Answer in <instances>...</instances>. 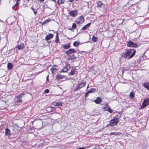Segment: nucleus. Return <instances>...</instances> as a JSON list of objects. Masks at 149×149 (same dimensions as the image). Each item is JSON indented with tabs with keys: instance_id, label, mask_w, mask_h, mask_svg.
I'll return each instance as SVG.
<instances>
[{
	"instance_id": "nucleus-49",
	"label": "nucleus",
	"mask_w": 149,
	"mask_h": 149,
	"mask_svg": "<svg viewBox=\"0 0 149 149\" xmlns=\"http://www.w3.org/2000/svg\"><path fill=\"white\" fill-rule=\"evenodd\" d=\"M88 87H89V85H88V86H87L86 88L88 89Z\"/></svg>"
},
{
	"instance_id": "nucleus-46",
	"label": "nucleus",
	"mask_w": 149,
	"mask_h": 149,
	"mask_svg": "<svg viewBox=\"0 0 149 149\" xmlns=\"http://www.w3.org/2000/svg\"><path fill=\"white\" fill-rule=\"evenodd\" d=\"M70 56H69V57L68 58V60H70Z\"/></svg>"
},
{
	"instance_id": "nucleus-43",
	"label": "nucleus",
	"mask_w": 149,
	"mask_h": 149,
	"mask_svg": "<svg viewBox=\"0 0 149 149\" xmlns=\"http://www.w3.org/2000/svg\"><path fill=\"white\" fill-rule=\"evenodd\" d=\"M33 13L35 15H36L37 14V11H33Z\"/></svg>"
},
{
	"instance_id": "nucleus-31",
	"label": "nucleus",
	"mask_w": 149,
	"mask_h": 149,
	"mask_svg": "<svg viewBox=\"0 0 149 149\" xmlns=\"http://www.w3.org/2000/svg\"><path fill=\"white\" fill-rule=\"evenodd\" d=\"M70 56L71 58L70 60H72L76 59L77 58V57L74 54Z\"/></svg>"
},
{
	"instance_id": "nucleus-10",
	"label": "nucleus",
	"mask_w": 149,
	"mask_h": 149,
	"mask_svg": "<svg viewBox=\"0 0 149 149\" xmlns=\"http://www.w3.org/2000/svg\"><path fill=\"white\" fill-rule=\"evenodd\" d=\"M54 36V35L52 34L49 33L48 35L46 36L45 38V40L47 41L48 40H50L51 39L53 38Z\"/></svg>"
},
{
	"instance_id": "nucleus-47",
	"label": "nucleus",
	"mask_w": 149,
	"mask_h": 149,
	"mask_svg": "<svg viewBox=\"0 0 149 149\" xmlns=\"http://www.w3.org/2000/svg\"><path fill=\"white\" fill-rule=\"evenodd\" d=\"M3 102L4 103H6L7 101H6V100H3Z\"/></svg>"
},
{
	"instance_id": "nucleus-53",
	"label": "nucleus",
	"mask_w": 149,
	"mask_h": 149,
	"mask_svg": "<svg viewBox=\"0 0 149 149\" xmlns=\"http://www.w3.org/2000/svg\"><path fill=\"white\" fill-rule=\"evenodd\" d=\"M70 30H72V28H70Z\"/></svg>"
},
{
	"instance_id": "nucleus-5",
	"label": "nucleus",
	"mask_w": 149,
	"mask_h": 149,
	"mask_svg": "<svg viewBox=\"0 0 149 149\" xmlns=\"http://www.w3.org/2000/svg\"><path fill=\"white\" fill-rule=\"evenodd\" d=\"M149 105V98H147L145 99L143 101L142 103L143 107L141 108L142 109L146 107V106Z\"/></svg>"
},
{
	"instance_id": "nucleus-37",
	"label": "nucleus",
	"mask_w": 149,
	"mask_h": 149,
	"mask_svg": "<svg viewBox=\"0 0 149 149\" xmlns=\"http://www.w3.org/2000/svg\"><path fill=\"white\" fill-rule=\"evenodd\" d=\"M89 94V93H88V92H87L86 93H85V94L84 96L85 97H87L88 96V94Z\"/></svg>"
},
{
	"instance_id": "nucleus-54",
	"label": "nucleus",
	"mask_w": 149,
	"mask_h": 149,
	"mask_svg": "<svg viewBox=\"0 0 149 149\" xmlns=\"http://www.w3.org/2000/svg\"><path fill=\"white\" fill-rule=\"evenodd\" d=\"M78 0H76V1H78Z\"/></svg>"
},
{
	"instance_id": "nucleus-27",
	"label": "nucleus",
	"mask_w": 149,
	"mask_h": 149,
	"mask_svg": "<svg viewBox=\"0 0 149 149\" xmlns=\"http://www.w3.org/2000/svg\"><path fill=\"white\" fill-rule=\"evenodd\" d=\"M70 65L69 63H66L64 68L66 69L69 70L70 68Z\"/></svg>"
},
{
	"instance_id": "nucleus-19",
	"label": "nucleus",
	"mask_w": 149,
	"mask_h": 149,
	"mask_svg": "<svg viewBox=\"0 0 149 149\" xmlns=\"http://www.w3.org/2000/svg\"><path fill=\"white\" fill-rule=\"evenodd\" d=\"M54 106L58 107L59 106H61L63 105V102H56L54 103Z\"/></svg>"
},
{
	"instance_id": "nucleus-18",
	"label": "nucleus",
	"mask_w": 149,
	"mask_h": 149,
	"mask_svg": "<svg viewBox=\"0 0 149 149\" xmlns=\"http://www.w3.org/2000/svg\"><path fill=\"white\" fill-rule=\"evenodd\" d=\"M56 33V36L55 38V42L56 43H57L58 41L59 40V39L58 38V33L57 32H54V33Z\"/></svg>"
},
{
	"instance_id": "nucleus-16",
	"label": "nucleus",
	"mask_w": 149,
	"mask_h": 149,
	"mask_svg": "<svg viewBox=\"0 0 149 149\" xmlns=\"http://www.w3.org/2000/svg\"><path fill=\"white\" fill-rule=\"evenodd\" d=\"M91 24V23H90L87 24L86 25H85L84 27H83L82 29L81 30H86L87 28H88Z\"/></svg>"
},
{
	"instance_id": "nucleus-4",
	"label": "nucleus",
	"mask_w": 149,
	"mask_h": 149,
	"mask_svg": "<svg viewBox=\"0 0 149 149\" xmlns=\"http://www.w3.org/2000/svg\"><path fill=\"white\" fill-rule=\"evenodd\" d=\"M127 46L129 47L135 48L138 46V44L130 41H127Z\"/></svg>"
},
{
	"instance_id": "nucleus-42",
	"label": "nucleus",
	"mask_w": 149,
	"mask_h": 149,
	"mask_svg": "<svg viewBox=\"0 0 149 149\" xmlns=\"http://www.w3.org/2000/svg\"><path fill=\"white\" fill-rule=\"evenodd\" d=\"M46 80L47 81H49V75L47 76L46 77Z\"/></svg>"
},
{
	"instance_id": "nucleus-24",
	"label": "nucleus",
	"mask_w": 149,
	"mask_h": 149,
	"mask_svg": "<svg viewBox=\"0 0 149 149\" xmlns=\"http://www.w3.org/2000/svg\"><path fill=\"white\" fill-rule=\"evenodd\" d=\"M95 88H91V89H90L89 91H88L87 92L89 94V93H94L95 92Z\"/></svg>"
},
{
	"instance_id": "nucleus-3",
	"label": "nucleus",
	"mask_w": 149,
	"mask_h": 149,
	"mask_svg": "<svg viewBox=\"0 0 149 149\" xmlns=\"http://www.w3.org/2000/svg\"><path fill=\"white\" fill-rule=\"evenodd\" d=\"M86 82H80L77 86L74 88V91H76L79 89L84 87L86 85Z\"/></svg>"
},
{
	"instance_id": "nucleus-6",
	"label": "nucleus",
	"mask_w": 149,
	"mask_h": 149,
	"mask_svg": "<svg viewBox=\"0 0 149 149\" xmlns=\"http://www.w3.org/2000/svg\"><path fill=\"white\" fill-rule=\"evenodd\" d=\"M78 13V11L76 10L69 11L70 15L73 17H75L77 15Z\"/></svg>"
},
{
	"instance_id": "nucleus-22",
	"label": "nucleus",
	"mask_w": 149,
	"mask_h": 149,
	"mask_svg": "<svg viewBox=\"0 0 149 149\" xmlns=\"http://www.w3.org/2000/svg\"><path fill=\"white\" fill-rule=\"evenodd\" d=\"M65 76L63 75L59 74L56 76V78L58 80H60V79H62L64 78Z\"/></svg>"
},
{
	"instance_id": "nucleus-25",
	"label": "nucleus",
	"mask_w": 149,
	"mask_h": 149,
	"mask_svg": "<svg viewBox=\"0 0 149 149\" xmlns=\"http://www.w3.org/2000/svg\"><path fill=\"white\" fill-rule=\"evenodd\" d=\"M104 5L100 1H99L97 2V7L100 8L102 7V6H103Z\"/></svg>"
},
{
	"instance_id": "nucleus-36",
	"label": "nucleus",
	"mask_w": 149,
	"mask_h": 149,
	"mask_svg": "<svg viewBox=\"0 0 149 149\" xmlns=\"http://www.w3.org/2000/svg\"><path fill=\"white\" fill-rule=\"evenodd\" d=\"M44 93H49V90L48 89H46L44 91Z\"/></svg>"
},
{
	"instance_id": "nucleus-39",
	"label": "nucleus",
	"mask_w": 149,
	"mask_h": 149,
	"mask_svg": "<svg viewBox=\"0 0 149 149\" xmlns=\"http://www.w3.org/2000/svg\"><path fill=\"white\" fill-rule=\"evenodd\" d=\"M111 134V135H118L117 134H116V133H115V132H112L111 133V134Z\"/></svg>"
},
{
	"instance_id": "nucleus-12",
	"label": "nucleus",
	"mask_w": 149,
	"mask_h": 149,
	"mask_svg": "<svg viewBox=\"0 0 149 149\" xmlns=\"http://www.w3.org/2000/svg\"><path fill=\"white\" fill-rule=\"evenodd\" d=\"M72 70H71L70 74L71 75H73L75 74V72H77V69L76 67H74L72 68Z\"/></svg>"
},
{
	"instance_id": "nucleus-52",
	"label": "nucleus",
	"mask_w": 149,
	"mask_h": 149,
	"mask_svg": "<svg viewBox=\"0 0 149 149\" xmlns=\"http://www.w3.org/2000/svg\"><path fill=\"white\" fill-rule=\"evenodd\" d=\"M20 0H17V2H18V1H19Z\"/></svg>"
},
{
	"instance_id": "nucleus-33",
	"label": "nucleus",
	"mask_w": 149,
	"mask_h": 149,
	"mask_svg": "<svg viewBox=\"0 0 149 149\" xmlns=\"http://www.w3.org/2000/svg\"><path fill=\"white\" fill-rule=\"evenodd\" d=\"M68 70V69L64 68L61 70V72H66Z\"/></svg>"
},
{
	"instance_id": "nucleus-20",
	"label": "nucleus",
	"mask_w": 149,
	"mask_h": 149,
	"mask_svg": "<svg viewBox=\"0 0 149 149\" xmlns=\"http://www.w3.org/2000/svg\"><path fill=\"white\" fill-rule=\"evenodd\" d=\"M63 47L65 49H67L69 48L70 47V43H68L65 45H63Z\"/></svg>"
},
{
	"instance_id": "nucleus-48",
	"label": "nucleus",
	"mask_w": 149,
	"mask_h": 149,
	"mask_svg": "<svg viewBox=\"0 0 149 149\" xmlns=\"http://www.w3.org/2000/svg\"><path fill=\"white\" fill-rule=\"evenodd\" d=\"M40 1L42 2L44 1V0H39Z\"/></svg>"
},
{
	"instance_id": "nucleus-45",
	"label": "nucleus",
	"mask_w": 149,
	"mask_h": 149,
	"mask_svg": "<svg viewBox=\"0 0 149 149\" xmlns=\"http://www.w3.org/2000/svg\"><path fill=\"white\" fill-rule=\"evenodd\" d=\"M51 1L55 2L56 4V0H51Z\"/></svg>"
},
{
	"instance_id": "nucleus-21",
	"label": "nucleus",
	"mask_w": 149,
	"mask_h": 149,
	"mask_svg": "<svg viewBox=\"0 0 149 149\" xmlns=\"http://www.w3.org/2000/svg\"><path fill=\"white\" fill-rule=\"evenodd\" d=\"M92 39L93 42H95L97 41L98 39V37H95V36L94 35H93Z\"/></svg>"
},
{
	"instance_id": "nucleus-51",
	"label": "nucleus",
	"mask_w": 149,
	"mask_h": 149,
	"mask_svg": "<svg viewBox=\"0 0 149 149\" xmlns=\"http://www.w3.org/2000/svg\"><path fill=\"white\" fill-rule=\"evenodd\" d=\"M48 108H49V109H50H50H52V107H50V108L48 107Z\"/></svg>"
},
{
	"instance_id": "nucleus-1",
	"label": "nucleus",
	"mask_w": 149,
	"mask_h": 149,
	"mask_svg": "<svg viewBox=\"0 0 149 149\" xmlns=\"http://www.w3.org/2000/svg\"><path fill=\"white\" fill-rule=\"evenodd\" d=\"M135 52L136 50H135L129 49L127 50L124 53H123L122 56L125 58L129 56L128 58H131L134 56Z\"/></svg>"
},
{
	"instance_id": "nucleus-2",
	"label": "nucleus",
	"mask_w": 149,
	"mask_h": 149,
	"mask_svg": "<svg viewBox=\"0 0 149 149\" xmlns=\"http://www.w3.org/2000/svg\"><path fill=\"white\" fill-rule=\"evenodd\" d=\"M118 121V119L115 118L110 121V123L107 125V126H109V125L111 127L115 126L117 124Z\"/></svg>"
},
{
	"instance_id": "nucleus-14",
	"label": "nucleus",
	"mask_w": 149,
	"mask_h": 149,
	"mask_svg": "<svg viewBox=\"0 0 149 149\" xmlns=\"http://www.w3.org/2000/svg\"><path fill=\"white\" fill-rule=\"evenodd\" d=\"M5 135L8 136H10L11 135V133L10 130L8 128H6L5 129Z\"/></svg>"
},
{
	"instance_id": "nucleus-34",
	"label": "nucleus",
	"mask_w": 149,
	"mask_h": 149,
	"mask_svg": "<svg viewBox=\"0 0 149 149\" xmlns=\"http://www.w3.org/2000/svg\"><path fill=\"white\" fill-rule=\"evenodd\" d=\"M18 2H16L15 4L13 6V7H12L13 9L14 10H15V7H16L18 5Z\"/></svg>"
},
{
	"instance_id": "nucleus-8",
	"label": "nucleus",
	"mask_w": 149,
	"mask_h": 149,
	"mask_svg": "<svg viewBox=\"0 0 149 149\" xmlns=\"http://www.w3.org/2000/svg\"><path fill=\"white\" fill-rule=\"evenodd\" d=\"M24 93H21L20 94L18 95L16 97L18 99L17 102V103H19L22 102L21 100L22 98L23 97V96L24 95Z\"/></svg>"
},
{
	"instance_id": "nucleus-29",
	"label": "nucleus",
	"mask_w": 149,
	"mask_h": 149,
	"mask_svg": "<svg viewBox=\"0 0 149 149\" xmlns=\"http://www.w3.org/2000/svg\"><path fill=\"white\" fill-rule=\"evenodd\" d=\"M56 65L54 66L53 68H51L50 70L53 73V71L55 70H57V69L56 68Z\"/></svg>"
},
{
	"instance_id": "nucleus-38",
	"label": "nucleus",
	"mask_w": 149,
	"mask_h": 149,
	"mask_svg": "<svg viewBox=\"0 0 149 149\" xmlns=\"http://www.w3.org/2000/svg\"><path fill=\"white\" fill-rule=\"evenodd\" d=\"M90 69L92 71H93L94 70V67L93 66H91L90 68Z\"/></svg>"
},
{
	"instance_id": "nucleus-7",
	"label": "nucleus",
	"mask_w": 149,
	"mask_h": 149,
	"mask_svg": "<svg viewBox=\"0 0 149 149\" xmlns=\"http://www.w3.org/2000/svg\"><path fill=\"white\" fill-rule=\"evenodd\" d=\"M77 19L78 20L76 21V22L77 24H80L84 22V17L82 16H81Z\"/></svg>"
},
{
	"instance_id": "nucleus-41",
	"label": "nucleus",
	"mask_w": 149,
	"mask_h": 149,
	"mask_svg": "<svg viewBox=\"0 0 149 149\" xmlns=\"http://www.w3.org/2000/svg\"><path fill=\"white\" fill-rule=\"evenodd\" d=\"M77 149H86V148L84 147H81L78 148H77Z\"/></svg>"
},
{
	"instance_id": "nucleus-28",
	"label": "nucleus",
	"mask_w": 149,
	"mask_h": 149,
	"mask_svg": "<svg viewBox=\"0 0 149 149\" xmlns=\"http://www.w3.org/2000/svg\"><path fill=\"white\" fill-rule=\"evenodd\" d=\"M80 42L78 41H76L74 42L73 43V45L74 47H77L79 44Z\"/></svg>"
},
{
	"instance_id": "nucleus-32",
	"label": "nucleus",
	"mask_w": 149,
	"mask_h": 149,
	"mask_svg": "<svg viewBox=\"0 0 149 149\" xmlns=\"http://www.w3.org/2000/svg\"><path fill=\"white\" fill-rule=\"evenodd\" d=\"M130 97L132 98H134V94L132 92H131L129 95Z\"/></svg>"
},
{
	"instance_id": "nucleus-30",
	"label": "nucleus",
	"mask_w": 149,
	"mask_h": 149,
	"mask_svg": "<svg viewBox=\"0 0 149 149\" xmlns=\"http://www.w3.org/2000/svg\"><path fill=\"white\" fill-rule=\"evenodd\" d=\"M57 4L58 5L64 3V1L63 0H57Z\"/></svg>"
},
{
	"instance_id": "nucleus-44",
	"label": "nucleus",
	"mask_w": 149,
	"mask_h": 149,
	"mask_svg": "<svg viewBox=\"0 0 149 149\" xmlns=\"http://www.w3.org/2000/svg\"><path fill=\"white\" fill-rule=\"evenodd\" d=\"M74 0H69V1H70V2H73V1H74Z\"/></svg>"
},
{
	"instance_id": "nucleus-11",
	"label": "nucleus",
	"mask_w": 149,
	"mask_h": 149,
	"mask_svg": "<svg viewBox=\"0 0 149 149\" xmlns=\"http://www.w3.org/2000/svg\"><path fill=\"white\" fill-rule=\"evenodd\" d=\"M94 102L96 104H100L102 102V98L99 97H97L94 100Z\"/></svg>"
},
{
	"instance_id": "nucleus-50",
	"label": "nucleus",
	"mask_w": 149,
	"mask_h": 149,
	"mask_svg": "<svg viewBox=\"0 0 149 149\" xmlns=\"http://www.w3.org/2000/svg\"><path fill=\"white\" fill-rule=\"evenodd\" d=\"M26 0L27 1V2H28L29 1V0Z\"/></svg>"
},
{
	"instance_id": "nucleus-15",
	"label": "nucleus",
	"mask_w": 149,
	"mask_h": 149,
	"mask_svg": "<svg viewBox=\"0 0 149 149\" xmlns=\"http://www.w3.org/2000/svg\"><path fill=\"white\" fill-rule=\"evenodd\" d=\"M144 87L147 90H149V83L146 82L143 84Z\"/></svg>"
},
{
	"instance_id": "nucleus-17",
	"label": "nucleus",
	"mask_w": 149,
	"mask_h": 149,
	"mask_svg": "<svg viewBox=\"0 0 149 149\" xmlns=\"http://www.w3.org/2000/svg\"><path fill=\"white\" fill-rule=\"evenodd\" d=\"M13 67V64L10 63H8L7 64V68L8 70L12 69Z\"/></svg>"
},
{
	"instance_id": "nucleus-40",
	"label": "nucleus",
	"mask_w": 149,
	"mask_h": 149,
	"mask_svg": "<svg viewBox=\"0 0 149 149\" xmlns=\"http://www.w3.org/2000/svg\"><path fill=\"white\" fill-rule=\"evenodd\" d=\"M31 9L32 10H33V11H34L35 10V8H34V7L33 6H32L31 7Z\"/></svg>"
},
{
	"instance_id": "nucleus-13",
	"label": "nucleus",
	"mask_w": 149,
	"mask_h": 149,
	"mask_svg": "<svg viewBox=\"0 0 149 149\" xmlns=\"http://www.w3.org/2000/svg\"><path fill=\"white\" fill-rule=\"evenodd\" d=\"M106 106L108 107V108L107 109H106V108H107V107H103V109H104V110L107 111L108 112H109L110 113H112L113 112V111L109 107V106L107 104H106Z\"/></svg>"
},
{
	"instance_id": "nucleus-23",
	"label": "nucleus",
	"mask_w": 149,
	"mask_h": 149,
	"mask_svg": "<svg viewBox=\"0 0 149 149\" xmlns=\"http://www.w3.org/2000/svg\"><path fill=\"white\" fill-rule=\"evenodd\" d=\"M17 47L19 50L22 49L24 47V45L23 44L19 45Z\"/></svg>"
},
{
	"instance_id": "nucleus-9",
	"label": "nucleus",
	"mask_w": 149,
	"mask_h": 149,
	"mask_svg": "<svg viewBox=\"0 0 149 149\" xmlns=\"http://www.w3.org/2000/svg\"><path fill=\"white\" fill-rule=\"evenodd\" d=\"M76 52V50L72 49H69L65 53L67 55H69Z\"/></svg>"
},
{
	"instance_id": "nucleus-35",
	"label": "nucleus",
	"mask_w": 149,
	"mask_h": 149,
	"mask_svg": "<svg viewBox=\"0 0 149 149\" xmlns=\"http://www.w3.org/2000/svg\"><path fill=\"white\" fill-rule=\"evenodd\" d=\"M77 27L76 24L74 23L72 24V28L73 29H75Z\"/></svg>"
},
{
	"instance_id": "nucleus-26",
	"label": "nucleus",
	"mask_w": 149,
	"mask_h": 149,
	"mask_svg": "<svg viewBox=\"0 0 149 149\" xmlns=\"http://www.w3.org/2000/svg\"><path fill=\"white\" fill-rule=\"evenodd\" d=\"M51 20V19L50 18H49L48 19H46L44 22H42V24L43 25L45 24H46L47 23L49 22Z\"/></svg>"
}]
</instances>
